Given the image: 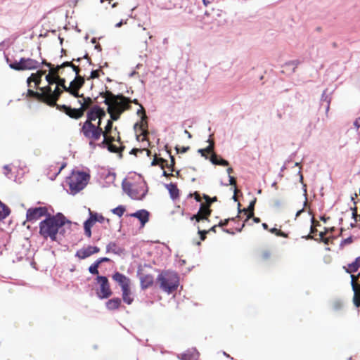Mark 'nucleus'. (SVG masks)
Masks as SVG:
<instances>
[{
	"label": "nucleus",
	"mask_w": 360,
	"mask_h": 360,
	"mask_svg": "<svg viewBox=\"0 0 360 360\" xmlns=\"http://www.w3.org/2000/svg\"><path fill=\"white\" fill-rule=\"evenodd\" d=\"M66 223L69 221L63 214L58 213L56 215L50 214L39 223V233L44 239L49 238L51 241H56L58 234H64V226Z\"/></svg>",
	"instance_id": "obj_1"
},
{
	"label": "nucleus",
	"mask_w": 360,
	"mask_h": 360,
	"mask_svg": "<svg viewBox=\"0 0 360 360\" xmlns=\"http://www.w3.org/2000/svg\"><path fill=\"white\" fill-rule=\"evenodd\" d=\"M100 96L105 98L104 103L108 105L107 112L112 122L118 120L125 110L131 109V99L122 94L115 95L110 91H105L101 92Z\"/></svg>",
	"instance_id": "obj_2"
},
{
	"label": "nucleus",
	"mask_w": 360,
	"mask_h": 360,
	"mask_svg": "<svg viewBox=\"0 0 360 360\" xmlns=\"http://www.w3.org/2000/svg\"><path fill=\"white\" fill-rule=\"evenodd\" d=\"M103 141L98 144V146L105 148L114 153H121L124 150V146L121 141L120 131L117 127H113L112 120H108L106 125L103 129Z\"/></svg>",
	"instance_id": "obj_3"
},
{
	"label": "nucleus",
	"mask_w": 360,
	"mask_h": 360,
	"mask_svg": "<svg viewBox=\"0 0 360 360\" xmlns=\"http://www.w3.org/2000/svg\"><path fill=\"white\" fill-rule=\"evenodd\" d=\"M90 179V175L84 172L72 171L67 178L66 183L71 194L75 195L83 190Z\"/></svg>",
	"instance_id": "obj_4"
},
{
	"label": "nucleus",
	"mask_w": 360,
	"mask_h": 360,
	"mask_svg": "<svg viewBox=\"0 0 360 360\" xmlns=\"http://www.w3.org/2000/svg\"><path fill=\"white\" fill-rule=\"evenodd\" d=\"M80 134L89 142V144L94 145L95 142L98 141L103 134L101 124L92 122H80Z\"/></svg>",
	"instance_id": "obj_5"
},
{
	"label": "nucleus",
	"mask_w": 360,
	"mask_h": 360,
	"mask_svg": "<svg viewBox=\"0 0 360 360\" xmlns=\"http://www.w3.org/2000/svg\"><path fill=\"white\" fill-rule=\"evenodd\" d=\"M157 281L164 292L170 294L176 290L179 284V278L175 272L163 271L158 275Z\"/></svg>",
	"instance_id": "obj_6"
},
{
	"label": "nucleus",
	"mask_w": 360,
	"mask_h": 360,
	"mask_svg": "<svg viewBox=\"0 0 360 360\" xmlns=\"http://www.w3.org/2000/svg\"><path fill=\"white\" fill-rule=\"evenodd\" d=\"M39 91H34L32 89H28L27 96L33 98L37 101L44 103L47 105L53 107L56 97L49 96V93L51 91V87L49 86H44L38 89Z\"/></svg>",
	"instance_id": "obj_7"
},
{
	"label": "nucleus",
	"mask_w": 360,
	"mask_h": 360,
	"mask_svg": "<svg viewBox=\"0 0 360 360\" xmlns=\"http://www.w3.org/2000/svg\"><path fill=\"white\" fill-rule=\"evenodd\" d=\"M106 221L108 224H110V221L109 219H105L102 214H98L96 212H91L89 210V218L84 221V233L88 238L91 237V227L94 225L96 222L103 223Z\"/></svg>",
	"instance_id": "obj_8"
},
{
	"label": "nucleus",
	"mask_w": 360,
	"mask_h": 360,
	"mask_svg": "<svg viewBox=\"0 0 360 360\" xmlns=\"http://www.w3.org/2000/svg\"><path fill=\"white\" fill-rule=\"evenodd\" d=\"M106 112L98 105L92 106L86 112V119L84 122H92L98 120L97 123L101 124L102 120L105 117Z\"/></svg>",
	"instance_id": "obj_9"
},
{
	"label": "nucleus",
	"mask_w": 360,
	"mask_h": 360,
	"mask_svg": "<svg viewBox=\"0 0 360 360\" xmlns=\"http://www.w3.org/2000/svg\"><path fill=\"white\" fill-rule=\"evenodd\" d=\"M50 213L46 207H30L27 210L26 219L27 221L34 222L42 217H48Z\"/></svg>",
	"instance_id": "obj_10"
},
{
	"label": "nucleus",
	"mask_w": 360,
	"mask_h": 360,
	"mask_svg": "<svg viewBox=\"0 0 360 360\" xmlns=\"http://www.w3.org/2000/svg\"><path fill=\"white\" fill-rule=\"evenodd\" d=\"M96 281L100 285L99 290L97 292L98 296L101 299H105L110 297L112 294V292L110 289V283L107 277L103 276H98Z\"/></svg>",
	"instance_id": "obj_11"
},
{
	"label": "nucleus",
	"mask_w": 360,
	"mask_h": 360,
	"mask_svg": "<svg viewBox=\"0 0 360 360\" xmlns=\"http://www.w3.org/2000/svg\"><path fill=\"white\" fill-rule=\"evenodd\" d=\"M65 78L60 77L57 79L55 89L53 91L51 88V91L49 93V96L51 97H56L54 103H53V107L55 105H56L58 100L59 99L60 96H61L63 91L69 93V86H67L65 85Z\"/></svg>",
	"instance_id": "obj_12"
},
{
	"label": "nucleus",
	"mask_w": 360,
	"mask_h": 360,
	"mask_svg": "<svg viewBox=\"0 0 360 360\" xmlns=\"http://www.w3.org/2000/svg\"><path fill=\"white\" fill-rule=\"evenodd\" d=\"M53 107H56L57 110H58L60 112H64L65 115H67L68 117H70L72 119L74 120H79L82 118L84 113L83 112L82 110L79 108H72V107L66 105H59L57 104L55 105Z\"/></svg>",
	"instance_id": "obj_13"
},
{
	"label": "nucleus",
	"mask_w": 360,
	"mask_h": 360,
	"mask_svg": "<svg viewBox=\"0 0 360 360\" xmlns=\"http://www.w3.org/2000/svg\"><path fill=\"white\" fill-rule=\"evenodd\" d=\"M122 186L124 192L132 199L141 200L145 195L143 190L141 191L139 186L129 182L124 183Z\"/></svg>",
	"instance_id": "obj_14"
},
{
	"label": "nucleus",
	"mask_w": 360,
	"mask_h": 360,
	"mask_svg": "<svg viewBox=\"0 0 360 360\" xmlns=\"http://www.w3.org/2000/svg\"><path fill=\"white\" fill-rule=\"evenodd\" d=\"M85 82L84 78L82 76L75 77L70 83L69 94L75 98L82 96L79 94V89L84 86Z\"/></svg>",
	"instance_id": "obj_15"
},
{
	"label": "nucleus",
	"mask_w": 360,
	"mask_h": 360,
	"mask_svg": "<svg viewBox=\"0 0 360 360\" xmlns=\"http://www.w3.org/2000/svg\"><path fill=\"white\" fill-rule=\"evenodd\" d=\"M137 126L139 127V129L141 130V134L137 135V139L141 140V141H146L149 134L148 131L147 116L146 113H143V115H141L140 122L136 123L134 127L136 128Z\"/></svg>",
	"instance_id": "obj_16"
},
{
	"label": "nucleus",
	"mask_w": 360,
	"mask_h": 360,
	"mask_svg": "<svg viewBox=\"0 0 360 360\" xmlns=\"http://www.w3.org/2000/svg\"><path fill=\"white\" fill-rule=\"evenodd\" d=\"M212 210L207 207L205 204L201 203L200 209L196 214L191 217V220H195L199 222L202 220H209V217L211 215Z\"/></svg>",
	"instance_id": "obj_17"
},
{
	"label": "nucleus",
	"mask_w": 360,
	"mask_h": 360,
	"mask_svg": "<svg viewBox=\"0 0 360 360\" xmlns=\"http://www.w3.org/2000/svg\"><path fill=\"white\" fill-rule=\"evenodd\" d=\"M100 251V248L96 246L89 245L86 248H82L77 251L76 257L81 259H84L91 255L98 253Z\"/></svg>",
	"instance_id": "obj_18"
},
{
	"label": "nucleus",
	"mask_w": 360,
	"mask_h": 360,
	"mask_svg": "<svg viewBox=\"0 0 360 360\" xmlns=\"http://www.w3.org/2000/svg\"><path fill=\"white\" fill-rule=\"evenodd\" d=\"M112 277L120 285L122 290L130 287V279L125 275L120 272H115Z\"/></svg>",
	"instance_id": "obj_19"
},
{
	"label": "nucleus",
	"mask_w": 360,
	"mask_h": 360,
	"mask_svg": "<svg viewBox=\"0 0 360 360\" xmlns=\"http://www.w3.org/2000/svg\"><path fill=\"white\" fill-rule=\"evenodd\" d=\"M65 167V162H63L61 164L57 162L50 165L49 169V171L48 172V176L49 179H51V180H54Z\"/></svg>",
	"instance_id": "obj_20"
},
{
	"label": "nucleus",
	"mask_w": 360,
	"mask_h": 360,
	"mask_svg": "<svg viewBox=\"0 0 360 360\" xmlns=\"http://www.w3.org/2000/svg\"><path fill=\"white\" fill-rule=\"evenodd\" d=\"M150 213L146 210H140L134 213L130 214V217L138 219L141 224L144 226L145 224L149 221Z\"/></svg>",
	"instance_id": "obj_21"
},
{
	"label": "nucleus",
	"mask_w": 360,
	"mask_h": 360,
	"mask_svg": "<svg viewBox=\"0 0 360 360\" xmlns=\"http://www.w3.org/2000/svg\"><path fill=\"white\" fill-rule=\"evenodd\" d=\"M41 63L49 68V74L56 77V79L60 77V75H63L64 73V71L60 65H58L55 67L51 63L46 62V60H43Z\"/></svg>",
	"instance_id": "obj_22"
},
{
	"label": "nucleus",
	"mask_w": 360,
	"mask_h": 360,
	"mask_svg": "<svg viewBox=\"0 0 360 360\" xmlns=\"http://www.w3.org/2000/svg\"><path fill=\"white\" fill-rule=\"evenodd\" d=\"M25 66L18 67L19 70H34L40 67V63L30 58H25Z\"/></svg>",
	"instance_id": "obj_23"
},
{
	"label": "nucleus",
	"mask_w": 360,
	"mask_h": 360,
	"mask_svg": "<svg viewBox=\"0 0 360 360\" xmlns=\"http://www.w3.org/2000/svg\"><path fill=\"white\" fill-rule=\"evenodd\" d=\"M121 305L122 300L119 297L112 298L105 303L106 308L110 311L118 309Z\"/></svg>",
	"instance_id": "obj_24"
},
{
	"label": "nucleus",
	"mask_w": 360,
	"mask_h": 360,
	"mask_svg": "<svg viewBox=\"0 0 360 360\" xmlns=\"http://www.w3.org/2000/svg\"><path fill=\"white\" fill-rule=\"evenodd\" d=\"M122 300L124 303L127 304L128 305H130L134 302V297L132 295V292L131 290V288H127L123 290H122Z\"/></svg>",
	"instance_id": "obj_25"
},
{
	"label": "nucleus",
	"mask_w": 360,
	"mask_h": 360,
	"mask_svg": "<svg viewBox=\"0 0 360 360\" xmlns=\"http://www.w3.org/2000/svg\"><path fill=\"white\" fill-rule=\"evenodd\" d=\"M210 153L211 154L210 160L212 164L221 166H228L229 165L227 160L219 157L214 151Z\"/></svg>",
	"instance_id": "obj_26"
},
{
	"label": "nucleus",
	"mask_w": 360,
	"mask_h": 360,
	"mask_svg": "<svg viewBox=\"0 0 360 360\" xmlns=\"http://www.w3.org/2000/svg\"><path fill=\"white\" fill-rule=\"evenodd\" d=\"M255 202H256V199H255L250 203L248 208H244L243 210H239L240 214L243 212L244 214L246 215V219L245 220V222L253 217Z\"/></svg>",
	"instance_id": "obj_27"
},
{
	"label": "nucleus",
	"mask_w": 360,
	"mask_h": 360,
	"mask_svg": "<svg viewBox=\"0 0 360 360\" xmlns=\"http://www.w3.org/2000/svg\"><path fill=\"white\" fill-rule=\"evenodd\" d=\"M82 95V96H80L79 98H82V102L79 101V103L81 104L80 108L84 113L87 109L91 108V106L93 104V101L90 97H85L84 94Z\"/></svg>",
	"instance_id": "obj_28"
},
{
	"label": "nucleus",
	"mask_w": 360,
	"mask_h": 360,
	"mask_svg": "<svg viewBox=\"0 0 360 360\" xmlns=\"http://www.w3.org/2000/svg\"><path fill=\"white\" fill-rule=\"evenodd\" d=\"M153 284V277L151 275H145L141 278V286L142 289H146Z\"/></svg>",
	"instance_id": "obj_29"
},
{
	"label": "nucleus",
	"mask_w": 360,
	"mask_h": 360,
	"mask_svg": "<svg viewBox=\"0 0 360 360\" xmlns=\"http://www.w3.org/2000/svg\"><path fill=\"white\" fill-rule=\"evenodd\" d=\"M11 213L9 207L0 200V219H6Z\"/></svg>",
	"instance_id": "obj_30"
},
{
	"label": "nucleus",
	"mask_w": 360,
	"mask_h": 360,
	"mask_svg": "<svg viewBox=\"0 0 360 360\" xmlns=\"http://www.w3.org/2000/svg\"><path fill=\"white\" fill-rule=\"evenodd\" d=\"M34 82L35 87L37 89L40 88L39 85L41 82V77H37V75L35 73H32L27 79V83L29 86H30L31 82Z\"/></svg>",
	"instance_id": "obj_31"
},
{
	"label": "nucleus",
	"mask_w": 360,
	"mask_h": 360,
	"mask_svg": "<svg viewBox=\"0 0 360 360\" xmlns=\"http://www.w3.org/2000/svg\"><path fill=\"white\" fill-rule=\"evenodd\" d=\"M167 187L170 193L171 197L173 199L177 198L179 197V190L178 189L176 184L171 183L168 184Z\"/></svg>",
	"instance_id": "obj_32"
},
{
	"label": "nucleus",
	"mask_w": 360,
	"mask_h": 360,
	"mask_svg": "<svg viewBox=\"0 0 360 360\" xmlns=\"http://www.w3.org/2000/svg\"><path fill=\"white\" fill-rule=\"evenodd\" d=\"M121 251V248L114 242L109 243L106 246V252L119 254Z\"/></svg>",
	"instance_id": "obj_33"
},
{
	"label": "nucleus",
	"mask_w": 360,
	"mask_h": 360,
	"mask_svg": "<svg viewBox=\"0 0 360 360\" xmlns=\"http://www.w3.org/2000/svg\"><path fill=\"white\" fill-rule=\"evenodd\" d=\"M360 267V257H357L354 262L348 265V268L346 269L348 273L356 272Z\"/></svg>",
	"instance_id": "obj_34"
},
{
	"label": "nucleus",
	"mask_w": 360,
	"mask_h": 360,
	"mask_svg": "<svg viewBox=\"0 0 360 360\" xmlns=\"http://www.w3.org/2000/svg\"><path fill=\"white\" fill-rule=\"evenodd\" d=\"M166 162V160H165L164 158H158L157 157V155H155L152 162H151V165L153 166H156V165H159L162 169H165V162Z\"/></svg>",
	"instance_id": "obj_35"
},
{
	"label": "nucleus",
	"mask_w": 360,
	"mask_h": 360,
	"mask_svg": "<svg viewBox=\"0 0 360 360\" xmlns=\"http://www.w3.org/2000/svg\"><path fill=\"white\" fill-rule=\"evenodd\" d=\"M25 58H21L19 61H15L11 63L10 68L15 70L21 71L22 70H19L18 67L22 68L25 66Z\"/></svg>",
	"instance_id": "obj_36"
},
{
	"label": "nucleus",
	"mask_w": 360,
	"mask_h": 360,
	"mask_svg": "<svg viewBox=\"0 0 360 360\" xmlns=\"http://www.w3.org/2000/svg\"><path fill=\"white\" fill-rule=\"evenodd\" d=\"M202 198L205 200V202H204L203 204H205L207 207H209L210 208L213 202L217 201V197L214 196L210 198L209 195L206 194H203Z\"/></svg>",
	"instance_id": "obj_37"
},
{
	"label": "nucleus",
	"mask_w": 360,
	"mask_h": 360,
	"mask_svg": "<svg viewBox=\"0 0 360 360\" xmlns=\"http://www.w3.org/2000/svg\"><path fill=\"white\" fill-rule=\"evenodd\" d=\"M125 211H126V208L124 205H119L118 207H117L111 210V212L114 214H116L120 217H121L124 214Z\"/></svg>",
	"instance_id": "obj_38"
},
{
	"label": "nucleus",
	"mask_w": 360,
	"mask_h": 360,
	"mask_svg": "<svg viewBox=\"0 0 360 360\" xmlns=\"http://www.w3.org/2000/svg\"><path fill=\"white\" fill-rule=\"evenodd\" d=\"M98 267L99 264L96 262H95L89 267V271L91 274L98 276Z\"/></svg>",
	"instance_id": "obj_39"
},
{
	"label": "nucleus",
	"mask_w": 360,
	"mask_h": 360,
	"mask_svg": "<svg viewBox=\"0 0 360 360\" xmlns=\"http://www.w3.org/2000/svg\"><path fill=\"white\" fill-rule=\"evenodd\" d=\"M171 161L170 163H168L167 160L165 162V168L169 169L171 172H173L174 170V165H175V160L174 158L172 155H170Z\"/></svg>",
	"instance_id": "obj_40"
},
{
	"label": "nucleus",
	"mask_w": 360,
	"mask_h": 360,
	"mask_svg": "<svg viewBox=\"0 0 360 360\" xmlns=\"http://www.w3.org/2000/svg\"><path fill=\"white\" fill-rule=\"evenodd\" d=\"M271 257V253L269 250H264L260 254V259L263 262L267 261L270 259Z\"/></svg>",
	"instance_id": "obj_41"
},
{
	"label": "nucleus",
	"mask_w": 360,
	"mask_h": 360,
	"mask_svg": "<svg viewBox=\"0 0 360 360\" xmlns=\"http://www.w3.org/2000/svg\"><path fill=\"white\" fill-rule=\"evenodd\" d=\"M270 232L276 234L277 236H281L283 238L288 237V235L287 233L283 232L281 230L278 229L276 228H273V229H270Z\"/></svg>",
	"instance_id": "obj_42"
},
{
	"label": "nucleus",
	"mask_w": 360,
	"mask_h": 360,
	"mask_svg": "<svg viewBox=\"0 0 360 360\" xmlns=\"http://www.w3.org/2000/svg\"><path fill=\"white\" fill-rule=\"evenodd\" d=\"M46 80L48 82V85L49 86L51 87V86L54 84H56L57 82V79H56V77H54V76H52L49 74H48L47 75H46Z\"/></svg>",
	"instance_id": "obj_43"
},
{
	"label": "nucleus",
	"mask_w": 360,
	"mask_h": 360,
	"mask_svg": "<svg viewBox=\"0 0 360 360\" xmlns=\"http://www.w3.org/2000/svg\"><path fill=\"white\" fill-rule=\"evenodd\" d=\"M354 295L353 298L354 304L356 307H360V292H359L356 290H354Z\"/></svg>",
	"instance_id": "obj_44"
},
{
	"label": "nucleus",
	"mask_w": 360,
	"mask_h": 360,
	"mask_svg": "<svg viewBox=\"0 0 360 360\" xmlns=\"http://www.w3.org/2000/svg\"><path fill=\"white\" fill-rule=\"evenodd\" d=\"M209 146L207 147V153H212L214 148V141L212 139H209Z\"/></svg>",
	"instance_id": "obj_45"
},
{
	"label": "nucleus",
	"mask_w": 360,
	"mask_h": 360,
	"mask_svg": "<svg viewBox=\"0 0 360 360\" xmlns=\"http://www.w3.org/2000/svg\"><path fill=\"white\" fill-rule=\"evenodd\" d=\"M100 72H101V69L91 71L90 79L98 78L100 77Z\"/></svg>",
	"instance_id": "obj_46"
},
{
	"label": "nucleus",
	"mask_w": 360,
	"mask_h": 360,
	"mask_svg": "<svg viewBox=\"0 0 360 360\" xmlns=\"http://www.w3.org/2000/svg\"><path fill=\"white\" fill-rule=\"evenodd\" d=\"M210 233V231H206V230H200V229L198 228V233L200 235V239L202 240H205V238H206V235L207 233Z\"/></svg>",
	"instance_id": "obj_47"
},
{
	"label": "nucleus",
	"mask_w": 360,
	"mask_h": 360,
	"mask_svg": "<svg viewBox=\"0 0 360 360\" xmlns=\"http://www.w3.org/2000/svg\"><path fill=\"white\" fill-rule=\"evenodd\" d=\"M75 64L74 63L73 60L72 61H66L60 65L62 66L63 70L67 67H70L72 69V66H74Z\"/></svg>",
	"instance_id": "obj_48"
},
{
	"label": "nucleus",
	"mask_w": 360,
	"mask_h": 360,
	"mask_svg": "<svg viewBox=\"0 0 360 360\" xmlns=\"http://www.w3.org/2000/svg\"><path fill=\"white\" fill-rule=\"evenodd\" d=\"M189 195L190 197H193L197 202H200L202 198L197 191L194 192L193 193H191Z\"/></svg>",
	"instance_id": "obj_49"
},
{
	"label": "nucleus",
	"mask_w": 360,
	"mask_h": 360,
	"mask_svg": "<svg viewBox=\"0 0 360 360\" xmlns=\"http://www.w3.org/2000/svg\"><path fill=\"white\" fill-rule=\"evenodd\" d=\"M175 149L177 153H184L190 149V147L189 146H186V147L184 146V147H181V148H179L178 146H176Z\"/></svg>",
	"instance_id": "obj_50"
},
{
	"label": "nucleus",
	"mask_w": 360,
	"mask_h": 360,
	"mask_svg": "<svg viewBox=\"0 0 360 360\" xmlns=\"http://www.w3.org/2000/svg\"><path fill=\"white\" fill-rule=\"evenodd\" d=\"M80 71H81V69L79 67V65H75L74 66H72V72H74L75 73V75H76L75 77L80 76L79 75Z\"/></svg>",
	"instance_id": "obj_51"
},
{
	"label": "nucleus",
	"mask_w": 360,
	"mask_h": 360,
	"mask_svg": "<svg viewBox=\"0 0 360 360\" xmlns=\"http://www.w3.org/2000/svg\"><path fill=\"white\" fill-rule=\"evenodd\" d=\"M230 220H234L233 218H229V219H225L224 221H219V223L218 224V226H220V227H222V226H225L228 224L229 221Z\"/></svg>",
	"instance_id": "obj_52"
},
{
	"label": "nucleus",
	"mask_w": 360,
	"mask_h": 360,
	"mask_svg": "<svg viewBox=\"0 0 360 360\" xmlns=\"http://www.w3.org/2000/svg\"><path fill=\"white\" fill-rule=\"evenodd\" d=\"M352 287H353V289L354 290H356V281H357V277H356L354 275H352Z\"/></svg>",
	"instance_id": "obj_53"
},
{
	"label": "nucleus",
	"mask_w": 360,
	"mask_h": 360,
	"mask_svg": "<svg viewBox=\"0 0 360 360\" xmlns=\"http://www.w3.org/2000/svg\"><path fill=\"white\" fill-rule=\"evenodd\" d=\"M110 261V259L108 257H101L98 259H97L96 262L100 265L103 262H108Z\"/></svg>",
	"instance_id": "obj_54"
},
{
	"label": "nucleus",
	"mask_w": 360,
	"mask_h": 360,
	"mask_svg": "<svg viewBox=\"0 0 360 360\" xmlns=\"http://www.w3.org/2000/svg\"><path fill=\"white\" fill-rule=\"evenodd\" d=\"M229 184L236 188V179L232 176H229Z\"/></svg>",
	"instance_id": "obj_55"
},
{
	"label": "nucleus",
	"mask_w": 360,
	"mask_h": 360,
	"mask_svg": "<svg viewBox=\"0 0 360 360\" xmlns=\"http://www.w3.org/2000/svg\"><path fill=\"white\" fill-rule=\"evenodd\" d=\"M198 153H200L202 157L207 158V155H206V153H207V148L199 149Z\"/></svg>",
	"instance_id": "obj_56"
},
{
	"label": "nucleus",
	"mask_w": 360,
	"mask_h": 360,
	"mask_svg": "<svg viewBox=\"0 0 360 360\" xmlns=\"http://www.w3.org/2000/svg\"><path fill=\"white\" fill-rule=\"evenodd\" d=\"M143 151H144L143 149L133 148L130 153L136 156L139 153H142Z\"/></svg>",
	"instance_id": "obj_57"
},
{
	"label": "nucleus",
	"mask_w": 360,
	"mask_h": 360,
	"mask_svg": "<svg viewBox=\"0 0 360 360\" xmlns=\"http://www.w3.org/2000/svg\"><path fill=\"white\" fill-rule=\"evenodd\" d=\"M46 73L45 70H38L35 74L37 75V77H42V76Z\"/></svg>",
	"instance_id": "obj_58"
},
{
	"label": "nucleus",
	"mask_w": 360,
	"mask_h": 360,
	"mask_svg": "<svg viewBox=\"0 0 360 360\" xmlns=\"http://www.w3.org/2000/svg\"><path fill=\"white\" fill-rule=\"evenodd\" d=\"M140 107H141V109L138 110L137 114L138 115L141 114V115H143V113H146L145 109L141 105H140Z\"/></svg>",
	"instance_id": "obj_59"
},
{
	"label": "nucleus",
	"mask_w": 360,
	"mask_h": 360,
	"mask_svg": "<svg viewBox=\"0 0 360 360\" xmlns=\"http://www.w3.org/2000/svg\"><path fill=\"white\" fill-rule=\"evenodd\" d=\"M352 241H353L352 238V237H349V238L345 239L343 243L345 244H350V243H352Z\"/></svg>",
	"instance_id": "obj_60"
},
{
	"label": "nucleus",
	"mask_w": 360,
	"mask_h": 360,
	"mask_svg": "<svg viewBox=\"0 0 360 360\" xmlns=\"http://www.w3.org/2000/svg\"><path fill=\"white\" fill-rule=\"evenodd\" d=\"M354 124L357 129L360 127V117L355 120Z\"/></svg>",
	"instance_id": "obj_61"
},
{
	"label": "nucleus",
	"mask_w": 360,
	"mask_h": 360,
	"mask_svg": "<svg viewBox=\"0 0 360 360\" xmlns=\"http://www.w3.org/2000/svg\"><path fill=\"white\" fill-rule=\"evenodd\" d=\"M353 218L356 221L357 217V208L355 207L352 212Z\"/></svg>",
	"instance_id": "obj_62"
},
{
	"label": "nucleus",
	"mask_w": 360,
	"mask_h": 360,
	"mask_svg": "<svg viewBox=\"0 0 360 360\" xmlns=\"http://www.w3.org/2000/svg\"><path fill=\"white\" fill-rule=\"evenodd\" d=\"M238 192V188H234V195H233V199L235 201H237V200H238V199H237V195H236Z\"/></svg>",
	"instance_id": "obj_63"
},
{
	"label": "nucleus",
	"mask_w": 360,
	"mask_h": 360,
	"mask_svg": "<svg viewBox=\"0 0 360 360\" xmlns=\"http://www.w3.org/2000/svg\"><path fill=\"white\" fill-rule=\"evenodd\" d=\"M327 233V230H326L324 232H320L319 233V237H320V240H322L323 238H325V235Z\"/></svg>",
	"instance_id": "obj_64"
}]
</instances>
